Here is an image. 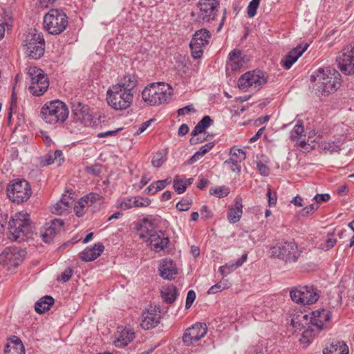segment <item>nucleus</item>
<instances>
[{"instance_id": "f257e3e1", "label": "nucleus", "mask_w": 354, "mask_h": 354, "mask_svg": "<svg viewBox=\"0 0 354 354\" xmlns=\"http://www.w3.org/2000/svg\"><path fill=\"white\" fill-rule=\"evenodd\" d=\"M340 75L335 69L319 68L310 77L312 88L317 95H328L334 93L340 86Z\"/></svg>"}, {"instance_id": "f03ea898", "label": "nucleus", "mask_w": 354, "mask_h": 354, "mask_svg": "<svg viewBox=\"0 0 354 354\" xmlns=\"http://www.w3.org/2000/svg\"><path fill=\"white\" fill-rule=\"evenodd\" d=\"M68 115L67 105L59 100L46 102L40 109L41 120L46 124L53 127L62 124L67 120Z\"/></svg>"}, {"instance_id": "7ed1b4c3", "label": "nucleus", "mask_w": 354, "mask_h": 354, "mask_svg": "<svg viewBox=\"0 0 354 354\" xmlns=\"http://www.w3.org/2000/svg\"><path fill=\"white\" fill-rule=\"evenodd\" d=\"M9 239L13 241H24L29 239L33 229L28 214L24 212L16 213L8 223Z\"/></svg>"}, {"instance_id": "20e7f679", "label": "nucleus", "mask_w": 354, "mask_h": 354, "mask_svg": "<svg viewBox=\"0 0 354 354\" xmlns=\"http://www.w3.org/2000/svg\"><path fill=\"white\" fill-rule=\"evenodd\" d=\"M173 93L172 87L164 82H154L146 86L142 92L143 101L150 106H159L167 102Z\"/></svg>"}, {"instance_id": "39448f33", "label": "nucleus", "mask_w": 354, "mask_h": 354, "mask_svg": "<svg viewBox=\"0 0 354 354\" xmlns=\"http://www.w3.org/2000/svg\"><path fill=\"white\" fill-rule=\"evenodd\" d=\"M129 89L124 90L120 85H112L106 91L108 104L115 110H125L131 106L133 100V93L128 92Z\"/></svg>"}, {"instance_id": "423d86ee", "label": "nucleus", "mask_w": 354, "mask_h": 354, "mask_svg": "<svg viewBox=\"0 0 354 354\" xmlns=\"http://www.w3.org/2000/svg\"><path fill=\"white\" fill-rule=\"evenodd\" d=\"M68 26V17L59 9H50L44 17V28L51 35H59Z\"/></svg>"}, {"instance_id": "0eeeda50", "label": "nucleus", "mask_w": 354, "mask_h": 354, "mask_svg": "<svg viewBox=\"0 0 354 354\" xmlns=\"http://www.w3.org/2000/svg\"><path fill=\"white\" fill-rule=\"evenodd\" d=\"M93 115L88 105L77 103L73 109L72 120L67 126L71 133H77L82 127L90 126Z\"/></svg>"}, {"instance_id": "6e6552de", "label": "nucleus", "mask_w": 354, "mask_h": 354, "mask_svg": "<svg viewBox=\"0 0 354 354\" xmlns=\"http://www.w3.org/2000/svg\"><path fill=\"white\" fill-rule=\"evenodd\" d=\"M8 198L14 203H21L26 201L32 194L28 182L24 179H14L8 183L6 188Z\"/></svg>"}, {"instance_id": "1a4fd4ad", "label": "nucleus", "mask_w": 354, "mask_h": 354, "mask_svg": "<svg viewBox=\"0 0 354 354\" xmlns=\"http://www.w3.org/2000/svg\"><path fill=\"white\" fill-rule=\"evenodd\" d=\"M300 253L297 244L293 241L279 243L270 248L272 257L277 258L286 263L297 261Z\"/></svg>"}, {"instance_id": "9d476101", "label": "nucleus", "mask_w": 354, "mask_h": 354, "mask_svg": "<svg viewBox=\"0 0 354 354\" xmlns=\"http://www.w3.org/2000/svg\"><path fill=\"white\" fill-rule=\"evenodd\" d=\"M267 82V77L260 70H253L242 75L238 80L239 88L245 92L259 90Z\"/></svg>"}, {"instance_id": "9b49d317", "label": "nucleus", "mask_w": 354, "mask_h": 354, "mask_svg": "<svg viewBox=\"0 0 354 354\" xmlns=\"http://www.w3.org/2000/svg\"><path fill=\"white\" fill-rule=\"evenodd\" d=\"M290 296L294 302L304 305L313 304L319 297L317 290L312 286H295L290 290Z\"/></svg>"}, {"instance_id": "f8f14e48", "label": "nucleus", "mask_w": 354, "mask_h": 354, "mask_svg": "<svg viewBox=\"0 0 354 354\" xmlns=\"http://www.w3.org/2000/svg\"><path fill=\"white\" fill-rule=\"evenodd\" d=\"M26 53L32 59H39L44 53V39L39 32H30L24 41Z\"/></svg>"}, {"instance_id": "ddd939ff", "label": "nucleus", "mask_w": 354, "mask_h": 354, "mask_svg": "<svg viewBox=\"0 0 354 354\" xmlns=\"http://www.w3.org/2000/svg\"><path fill=\"white\" fill-rule=\"evenodd\" d=\"M336 62L344 75H354V45L345 46L337 55Z\"/></svg>"}, {"instance_id": "4468645a", "label": "nucleus", "mask_w": 354, "mask_h": 354, "mask_svg": "<svg viewBox=\"0 0 354 354\" xmlns=\"http://www.w3.org/2000/svg\"><path fill=\"white\" fill-rule=\"evenodd\" d=\"M218 0H199L197 3L198 18L203 22H210L216 19Z\"/></svg>"}, {"instance_id": "2eb2a0df", "label": "nucleus", "mask_w": 354, "mask_h": 354, "mask_svg": "<svg viewBox=\"0 0 354 354\" xmlns=\"http://www.w3.org/2000/svg\"><path fill=\"white\" fill-rule=\"evenodd\" d=\"M211 34L207 29L196 31L189 44L192 55L194 59L201 58L203 53L204 47L208 44Z\"/></svg>"}, {"instance_id": "dca6fc26", "label": "nucleus", "mask_w": 354, "mask_h": 354, "mask_svg": "<svg viewBox=\"0 0 354 354\" xmlns=\"http://www.w3.org/2000/svg\"><path fill=\"white\" fill-rule=\"evenodd\" d=\"M26 251L16 247L6 248L0 254V263L8 269L16 268L23 261Z\"/></svg>"}, {"instance_id": "f3484780", "label": "nucleus", "mask_w": 354, "mask_h": 354, "mask_svg": "<svg viewBox=\"0 0 354 354\" xmlns=\"http://www.w3.org/2000/svg\"><path fill=\"white\" fill-rule=\"evenodd\" d=\"M207 331L205 324L196 323L186 329L183 335V342L187 346L194 345L206 335Z\"/></svg>"}, {"instance_id": "a211bd4d", "label": "nucleus", "mask_w": 354, "mask_h": 354, "mask_svg": "<svg viewBox=\"0 0 354 354\" xmlns=\"http://www.w3.org/2000/svg\"><path fill=\"white\" fill-rule=\"evenodd\" d=\"M308 315L310 325L315 328L317 331H321L325 323L331 317L330 312L326 309H319Z\"/></svg>"}, {"instance_id": "6ab92c4d", "label": "nucleus", "mask_w": 354, "mask_h": 354, "mask_svg": "<svg viewBox=\"0 0 354 354\" xmlns=\"http://www.w3.org/2000/svg\"><path fill=\"white\" fill-rule=\"evenodd\" d=\"M308 44L302 43L291 50L281 61V65L286 70L290 69L293 64L307 50Z\"/></svg>"}, {"instance_id": "aec40b11", "label": "nucleus", "mask_w": 354, "mask_h": 354, "mask_svg": "<svg viewBox=\"0 0 354 354\" xmlns=\"http://www.w3.org/2000/svg\"><path fill=\"white\" fill-rule=\"evenodd\" d=\"M64 222L61 219H55L44 225L41 231L42 239L46 243H50L55 236L61 230Z\"/></svg>"}, {"instance_id": "412c9836", "label": "nucleus", "mask_w": 354, "mask_h": 354, "mask_svg": "<svg viewBox=\"0 0 354 354\" xmlns=\"http://www.w3.org/2000/svg\"><path fill=\"white\" fill-rule=\"evenodd\" d=\"M158 231L152 221L145 218L138 227L137 234L144 242L147 243L152 236Z\"/></svg>"}, {"instance_id": "4be33fe9", "label": "nucleus", "mask_w": 354, "mask_h": 354, "mask_svg": "<svg viewBox=\"0 0 354 354\" xmlns=\"http://www.w3.org/2000/svg\"><path fill=\"white\" fill-rule=\"evenodd\" d=\"M160 312L151 307L144 312L141 317V327L145 330L154 328L160 322Z\"/></svg>"}, {"instance_id": "5701e85b", "label": "nucleus", "mask_w": 354, "mask_h": 354, "mask_svg": "<svg viewBox=\"0 0 354 354\" xmlns=\"http://www.w3.org/2000/svg\"><path fill=\"white\" fill-rule=\"evenodd\" d=\"M289 317L290 324L295 329V331L310 325L309 315L304 313L299 309H294L290 313Z\"/></svg>"}, {"instance_id": "b1692460", "label": "nucleus", "mask_w": 354, "mask_h": 354, "mask_svg": "<svg viewBox=\"0 0 354 354\" xmlns=\"http://www.w3.org/2000/svg\"><path fill=\"white\" fill-rule=\"evenodd\" d=\"M169 243V239L165 233L161 230L157 232L147 243L156 252L165 250Z\"/></svg>"}, {"instance_id": "393cba45", "label": "nucleus", "mask_w": 354, "mask_h": 354, "mask_svg": "<svg viewBox=\"0 0 354 354\" xmlns=\"http://www.w3.org/2000/svg\"><path fill=\"white\" fill-rule=\"evenodd\" d=\"M49 82L47 77H41V79L36 80L30 78L29 92L35 96L42 95L48 88Z\"/></svg>"}, {"instance_id": "a878e982", "label": "nucleus", "mask_w": 354, "mask_h": 354, "mask_svg": "<svg viewBox=\"0 0 354 354\" xmlns=\"http://www.w3.org/2000/svg\"><path fill=\"white\" fill-rule=\"evenodd\" d=\"M160 276L164 279L171 280L177 274L176 265L170 259H162L158 268Z\"/></svg>"}, {"instance_id": "bb28decb", "label": "nucleus", "mask_w": 354, "mask_h": 354, "mask_svg": "<svg viewBox=\"0 0 354 354\" xmlns=\"http://www.w3.org/2000/svg\"><path fill=\"white\" fill-rule=\"evenodd\" d=\"M104 247L100 243H95L93 247H88L80 253V257L84 261H92L96 259L104 251Z\"/></svg>"}, {"instance_id": "cd10ccee", "label": "nucleus", "mask_w": 354, "mask_h": 354, "mask_svg": "<svg viewBox=\"0 0 354 354\" xmlns=\"http://www.w3.org/2000/svg\"><path fill=\"white\" fill-rule=\"evenodd\" d=\"M305 137L306 135L303 122L301 120H298L292 130L290 131V140L296 142L297 145L304 148L306 145Z\"/></svg>"}, {"instance_id": "c85d7f7f", "label": "nucleus", "mask_w": 354, "mask_h": 354, "mask_svg": "<svg viewBox=\"0 0 354 354\" xmlns=\"http://www.w3.org/2000/svg\"><path fill=\"white\" fill-rule=\"evenodd\" d=\"M115 85H120V88L124 90L129 89L128 92L134 94L133 90L138 85V79L135 74L127 73Z\"/></svg>"}, {"instance_id": "c756f323", "label": "nucleus", "mask_w": 354, "mask_h": 354, "mask_svg": "<svg viewBox=\"0 0 354 354\" xmlns=\"http://www.w3.org/2000/svg\"><path fill=\"white\" fill-rule=\"evenodd\" d=\"M134 338V333L131 329L124 328L117 332L114 343L117 347H123L128 345Z\"/></svg>"}, {"instance_id": "7c9ffc66", "label": "nucleus", "mask_w": 354, "mask_h": 354, "mask_svg": "<svg viewBox=\"0 0 354 354\" xmlns=\"http://www.w3.org/2000/svg\"><path fill=\"white\" fill-rule=\"evenodd\" d=\"M248 254H243L236 261H231L219 268V272L223 277H226L238 268L241 267L247 260Z\"/></svg>"}, {"instance_id": "2f4dec72", "label": "nucleus", "mask_w": 354, "mask_h": 354, "mask_svg": "<svg viewBox=\"0 0 354 354\" xmlns=\"http://www.w3.org/2000/svg\"><path fill=\"white\" fill-rule=\"evenodd\" d=\"M5 354H25L24 346L21 340L13 336L6 344Z\"/></svg>"}, {"instance_id": "473e14b6", "label": "nucleus", "mask_w": 354, "mask_h": 354, "mask_svg": "<svg viewBox=\"0 0 354 354\" xmlns=\"http://www.w3.org/2000/svg\"><path fill=\"white\" fill-rule=\"evenodd\" d=\"M323 354H348V347L344 342L333 340L324 349Z\"/></svg>"}, {"instance_id": "72a5a7b5", "label": "nucleus", "mask_w": 354, "mask_h": 354, "mask_svg": "<svg viewBox=\"0 0 354 354\" xmlns=\"http://www.w3.org/2000/svg\"><path fill=\"white\" fill-rule=\"evenodd\" d=\"M74 201L72 198L63 196L59 201L51 207V212L56 214H62L72 207Z\"/></svg>"}, {"instance_id": "f704fd0d", "label": "nucleus", "mask_w": 354, "mask_h": 354, "mask_svg": "<svg viewBox=\"0 0 354 354\" xmlns=\"http://www.w3.org/2000/svg\"><path fill=\"white\" fill-rule=\"evenodd\" d=\"M228 59L227 67L232 71H236L244 64L242 52L239 50L234 49L231 51L229 54Z\"/></svg>"}, {"instance_id": "c9c22d12", "label": "nucleus", "mask_w": 354, "mask_h": 354, "mask_svg": "<svg viewBox=\"0 0 354 354\" xmlns=\"http://www.w3.org/2000/svg\"><path fill=\"white\" fill-rule=\"evenodd\" d=\"M242 200L241 198H236L234 201V207L229 209L227 218L231 223L238 222L243 214Z\"/></svg>"}, {"instance_id": "e433bc0d", "label": "nucleus", "mask_w": 354, "mask_h": 354, "mask_svg": "<svg viewBox=\"0 0 354 354\" xmlns=\"http://www.w3.org/2000/svg\"><path fill=\"white\" fill-rule=\"evenodd\" d=\"M84 197L93 212L100 209L104 203V197L97 193H90Z\"/></svg>"}, {"instance_id": "4c0bfd02", "label": "nucleus", "mask_w": 354, "mask_h": 354, "mask_svg": "<svg viewBox=\"0 0 354 354\" xmlns=\"http://www.w3.org/2000/svg\"><path fill=\"white\" fill-rule=\"evenodd\" d=\"M160 293L162 299L167 304L174 303L177 297L176 287L173 285L162 286Z\"/></svg>"}, {"instance_id": "58836bf2", "label": "nucleus", "mask_w": 354, "mask_h": 354, "mask_svg": "<svg viewBox=\"0 0 354 354\" xmlns=\"http://www.w3.org/2000/svg\"><path fill=\"white\" fill-rule=\"evenodd\" d=\"M319 332L317 331L316 328L313 326L308 325L301 333V336L299 338L300 343L304 346H308Z\"/></svg>"}, {"instance_id": "ea45409f", "label": "nucleus", "mask_w": 354, "mask_h": 354, "mask_svg": "<svg viewBox=\"0 0 354 354\" xmlns=\"http://www.w3.org/2000/svg\"><path fill=\"white\" fill-rule=\"evenodd\" d=\"M53 303L54 299L52 297L45 296L35 303V310L37 313L41 314L49 310Z\"/></svg>"}, {"instance_id": "a19ab883", "label": "nucleus", "mask_w": 354, "mask_h": 354, "mask_svg": "<svg viewBox=\"0 0 354 354\" xmlns=\"http://www.w3.org/2000/svg\"><path fill=\"white\" fill-rule=\"evenodd\" d=\"M213 120L209 116H204L195 126L192 131V136H195L205 131V129L212 125Z\"/></svg>"}, {"instance_id": "79ce46f5", "label": "nucleus", "mask_w": 354, "mask_h": 354, "mask_svg": "<svg viewBox=\"0 0 354 354\" xmlns=\"http://www.w3.org/2000/svg\"><path fill=\"white\" fill-rule=\"evenodd\" d=\"M214 147V144L209 142L203 145L188 160L189 164H193L198 161L201 157H203L206 153L210 151Z\"/></svg>"}, {"instance_id": "37998d69", "label": "nucleus", "mask_w": 354, "mask_h": 354, "mask_svg": "<svg viewBox=\"0 0 354 354\" xmlns=\"http://www.w3.org/2000/svg\"><path fill=\"white\" fill-rule=\"evenodd\" d=\"M341 146L340 141H328L322 142L320 147L323 151L333 153L334 152H339L341 150Z\"/></svg>"}, {"instance_id": "c03bdc74", "label": "nucleus", "mask_w": 354, "mask_h": 354, "mask_svg": "<svg viewBox=\"0 0 354 354\" xmlns=\"http://www.w3.org/2000/svg\"><path fill=\"white\" fill-rule=\"evenodd\" d=\"M167 152L166 150L158 151L153 157L151 164L154 167H160L167 160Z\"/></svg>"}, {"instance_id": "a18cd8bd", "label": "nucleus", "mask_w": 354, "mask_h": 354, "mask_svg": "<svg viewBox=\"0 0 354 354\" xmlns=\"http://www.w3.org/2000/svg\"><path fill=\"white\" fill-rule=\"evenodd\" d=\"M86 208H89V207L84 196L74 204V212L79 217L82 216L85 214Z\"/></svg>"}, {"instance_id": "49530a36", "label": "nucleus", "mask_w": 354, "mask_h": 354, "mask_svg": "<svg viewBox=\"0 0 354 354\" xmlns=\"http://www.w3.org/2000/svg\"><path fill=\"white\" fill-rule=\"evenodd\" d=\"M240 163V161H238L232 157H230V158L224 162V165H226L232 171L237 174L241 172V167Z\"/></svg>"}, {"instance_id": "de8ad7c7", "label": "nucleus", "mask_w": 354, "mask_h": 354, "mask_svg": "<svg viewBox=\"0 0 354 354\" xmlns=\"http://www.w3.org/2000/svg\"><path fill=\"white\" fill-rule=\"evenodd\" d=\"M337 243V239L333 234H328L326 240L319 245V248L323 250H328L333 248Z\"/></svg>"}, {"instance_id": "09e8293b", "label": "nucleus", "mask_w": 354, "mask_h": 354, "mask_svg": "<svg viewBox=\"0 0 354 354\" xmlns=\"http://www.w3.org/2000/svg\"><path fill=\"white\" fill-rule=\"evenodd\" d=\"M230 155L231 157L235 158L241 162L243 161L246 158L245 151L243 149L237 148L236 147H233L230 149Z\"/></svg>"}, {"instance_id": "8fccbe9b", "label": "nucleus", "mask_w": 354, "mask_h": 354, "mask_svg": "<svg viewBox=\"0 0 354 354\" xmlns=\"http://www.w3.org/2000/svg\"><path fill=\"white\" fill-rule=\"evenodd\" d=\"M230 193L229 188L225 186L212 187L209 189L211 195H215L218 198H222L227 196Z\"/></svg>"}, {"instance_id": "3c124183", "label": "nucleus", "mask_w": 354, "mask_h": 354, "mask_svg": "<svg viewBox=\"0 0 354 354\" xmlns=\"http://www.w3.org/2000/svg\"><path fill=\"white\" fill-rule=\"evenodd\" d=\"M28 75L29 78L34 77L36 80L41 79V77H47L44 72L36 66H30L28 69Z\"/></svg>"}, {"instance_id": "603ef678", "label": "nucleus", "mask_w": 354, "mask_h": 354, "mask_svg": "<svg viewBox=\"0 0 354 354\" xmlns=\"http://www.w3.org/2000/svg\"><path fill=\"white\" fill-rule=\"evenodd\" d=\"M118 207L122 210H127L136 207L135 197L125 198L119 204Z\"/></svg>"}, {"instance_id": "864d4df0", "label": "nucleus", "mask_w": 354, "mask_h": 354, "mask_svg": "<svg viewBox=\"0 0 354 354\" xmlns=\"http://www.w3.org/2000/svg\"><path fill=\"white\" fill-rule=\"evenodd\" d=\"M261 0H252L247 8L248 16L250 18H253L257 14V10L259 6Z\"/></svg>"}, {"instance_id": "5fc2aeb1", "label": "nucleus", "mask_w": 354, "mask_h": 354, "mask_svg": "<svg viewBox=\"0 0 354 354\" xmlns=\"http://www.w3.org/2000/svg\"><path fill=\"white\" fill-rule=\"evenodd\" d=\"M227 288H228V285H227V281H219L218 283L212 286L207 290V293L209 295L216 294V293H218V292L222 291L223 290L227 289Z\"/></svg>"}, {"instance_id": "6e6d98bb", "label": "nucleus", "mask_w": 354, "mask_h": 354, "mask_svg": "<svg viewBox=\"0 0 354 354\" xmlns=\"http://www.w3.org/2000/svg\"><path fill=\"white\" fill-rule=\"evenodd\" d=\"M174 188L178 194L184 193L186 190L184 180L179 178L178 176L175 177L174 179Z\"/></svg>"}, {"instance_id": "4d7b16f0", "label": "nucleus", "mask_w": 354, "mask_h": 354, "mask_svg": "<svg viewBox=\"0 0 354 354\" xmlns=\"http://www.w3.org/2000/svg\"><path fill=\"white\" fill-rule=\"evenodd\" d=\"M318 208H319V205L311 204L310 205L305 207L304 209H302L299 212V215L301 216H310V215L313 214Z\"/></svg>"}, {"instance_id": "13d9d810", "label": "nucleus", "mask_w": 354, "mask_h": 354, "mask_svg": "<svg viewBox=\"0 0 354 354\" xmlns=\"http://www.w3.org/2000/svg\"><path fill=\"white\" fill-rule=\"evenodd\" d=\"M136 207H145L151 204V200L148 198L135 197Z\"/></svg>"}, {"instance_id": "bf43d9fd", "label": "nucleus", "mask_w": 354, "mask_h": 354, "mask_svg": "<svg viewBox=\"0 0 354 354\" xmlns=\"http://www.w3.org/2000/svg\"><path fill=\"white\" fill-rule=\"evenodd\" d=\"M169 183L170 180H169V178L156 181V188L153 190V193H156L158 191L163 189Z\"/></svg>"}, {"instance_id": "052dcab7", "label": "nucleus", "mask_w": 354, "mask_h": 354, "mask_svg": "<svg viewBox=\"0 0 354 354\" xmlns=\"http://www.w3.org/2000/svg\"><path fill=\"white\" fill-rule=\"evenodd\" d=\"M196 299V293L193 290L188 291L186 298V308H189Z\"/></svg>"}, {"instance_id": "680f3d73", "label": "nucleus", "mask_w": 354, "mask_h": 354, "mask_svg": "<svg viewBox=\"0 0 354 354\" xmlns=\"http://www.w3.org/2000/svg\"><path fill=\"white\" fill-rule=\"evenodd\" d=\"M257 167L261 175L263 176H268L269 175L270 170L266 165L259 161L257 162Z\"/></svg>"}, {"instance_id": "e2e57ef3", "label": "nucleus", "mask_w": 354, "mask_h": 354, "mask_svg": "<svg viewBox=\"0 0 354 354\" xmlns=\"http://www.w3.org/2000/svg\"><path fill=\"white\" fill-rule=\"evenodd\" d=\"M191 203L187 200H183L176 204V208L180 211H187L189 209Z\"/></svg>"}, {"instance_id": "0e129e2a", "label": "nucleus", "mask_w": 354, "mask_h": 354, "mask_svg": "<svg viewBox=\"0 0 354 354\" xmlns=\"http://www.w3.org/2000/svg\"><path fill=\"white\" fill-rule=\"evenodd\" d=\"M196 111L195 109L194 108L193 105L190 104V105H187L185 107H183V108H180L178 110V115L179 116H183V115H185L186 114L190 113V112H193L194 113Z\"/></svg>"}, {"instance_id": "69168bd1", "label": "nucleus", "mask_w": 354, "mask_h": 354, "mask_svg": "<svg viewBox=\"0 0 354 354\" xmlns=\"http://www.w3.org/2000/svg\"><path fill=\"white\" fill-rule=\"evenodd\" d=\"M313 199L316 201L315 204L319 205L322 202L328 201L330 199V195L328 194H317L314 196Z\"/></svg>"}, {"instance_id": "338daca9", "label": "nucleus", "mask_w": 354, "mask_h": 354, "mask_svg": "<svg viewBox=\"0 0 354 354\" xmlns=\"http://www.w3.org/2000/svg\"><path fill=\"white\" fill-rule=\"evenodd\" d=\"M266 196L268 197V202L269 206H274L277 203V196L275 194H272V191L270 189H268L267 191Z\"/></svg>"}, {"instance_id": "774afa93", "label": "nucleus", "mask_w": 354, "mask_h": 354, "mask_svg": "<svg viewBox=\"0 0 354 354\" xmlns=\"http://www.w3.org/2000/svg\"><path fill=\"white\" fill-rule=\"evenodd\" d=\"M53 155H54L53 158H54V159H55V162H56L57 165H60L64 162V160L62 151L56 150L53 153Z\"/></svg>"}]
</instances>
